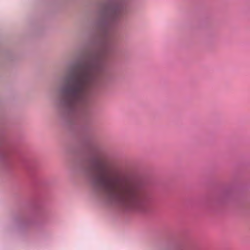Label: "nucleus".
I'll return each instance as SVG.
<instances>
[{"mask_svg":"<svg viewBox=\"0 0 250 250\" xmlns=\"http://www.w3.org/2000/svg\"><path fill=\"white\" fill-rule=\"evenodd\" d=\"M99 184L111 200L127 209L141 211L148 203L149 196L140 184L118 168L107 167Z\"/></svg>","mask_w":250,"mask_h":250,"instance_id":"obj_1","label":"nucleus"},{"mask_svg":"<svg viewBox=\"0 0 250 250\" xmlns=\"http://www.w3.org/2000/svg\"><path fill=\"white\" fill-rule=\"evenodd\" d=\"M97 67L89 63L81 64L71 78V84L64 89L65 104L72 106L84 101L88 89L95 85L98 79Z\"/></svg>","mask_w":250,"mask_h":250,"instance_id":"obj_2","label":"nucleus"}]
</instances>
